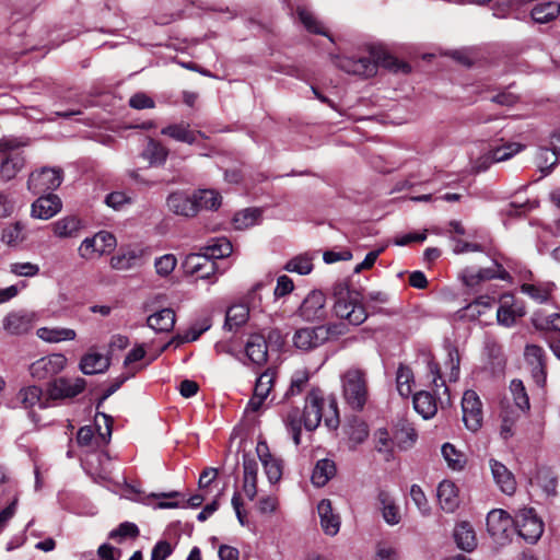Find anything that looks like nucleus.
Instances as JSON below:
<instances>
[{
    "label": "nucleus",
    "instance_id": "6",
    "mask_svg": "<svg viewBox=\"0 0 560 560\" xmlns=\"http://www.w3.org/2000/svg\"><path fill=\"white\" fill-rule=\"evenodd\" d=\"M116 244V237L110 232L100 231L81 242L78 254L85 260H92L112 252Z\"/></svg>",
    "mask_w": 560,
    "mask_h": 560
},
{
    "label": "nucleus",
    "instance_id": "48",
    "mask_svg": "<svg viewBox=\"0 0 560 560\" xmlns=\"http://www.w3.org/2000/svg\"><path fill=\"white\" fill-rule=\"evenodd\" d=\"M16 400L26 409L36 405L42 406V389L37 386L22 388L16 395Z\"/></svg>",
    "mask_w": 560,
    "mask_h": 560
},
{
    "label": "nucleus",
    "instance_id": "30",
    "mask_svg": "<svg viewBox=\"0 0 560 560\" xmlns=\"http://www.w3.org/2000/svg\"><path fill=\"white\" fill-rule=\"evenodd\" d=\"M438 500L442 510L452 513L458 506V493L454 482L443 480L438 487Z\"/></svg>",
    "mask_w": 560,
    "mask_h": 560
},
{
    "label": "nucleus",
    "instance_id": "55",
    "mask_svg": "<svg viewBox=\"0 0 560 560\" xmlns=\"http://www.w3.org/2000/svg\"><path fill=\"white\" fill-rule=\"evenodd\" d=\"M310 381V372L306 369L298 370L291 377L290 387L285 396H295L301 394Z\"/></svg>",
    "mask_w": 560,
    "mask_h": 560
},
{
    "label": "nucleus",
    "instance_id": "51",
    "mask_svg": "<svg viewBox=\"0 0 560 560\" xmlns=\"http://www.w3.org/2000/svg\"><path fill=\"white\" fill-rule=\"evenodd\" d=\"M284 269L289 272L308 275L313 270V256L308 254L299 255L289 260Z\"/></svg>",
    "mask_w": 560,
    "mask_h": 560
},
{
    "label": "nucleus",
    "instance_id": "41",
    "mask_svg": "<svg viewBox=\"0 0 560 560\" xmlns=\"http://www.w3.org/2000/svg\"><path fill=\"white\" fill-rule=\"evenodd\" d=\"M415 376L412 370L400 364L396 372V387L401 397H409L412 393Z\"/></svg>",
    "mask_w": 560,
    "mask_h": 560
},
{
    "label": "nucleus",
    "instance_id": "61",
    "mask_svg": "<svg viewBox=\"0 0 560 560\" xmlns=\"http://www.w3.org/2000/svg\"><path fill=\"white\" fill-rule=\"evenodd\" d=\"M285 425L291 434L294 444L298 446L301 443V419L299 417V411H291L285 419Z\"/></svg>",
    "mask_w": 560,
    "mask_h": 560
},
{
    "label": "nucleus",
    "instance_id": "3",
    "mask_svg": "<svg viewBox=\"0 0 560 560\" xmlns=\"http://www.w3.org/2000/svg\"><path fill=\"white\" fill-rule=\"evenodd\" d=\"M325 404L323 393L319 389H312L307 394L303 411V423L306 430H315L319 425L323 417H325V424L328 428L336 429L338 427L339 418L336 400L331 399L328 404L329 415L324 413Z\"/></svg>",
    "mask_w": 560,
    "mask_h": 560
},
{
    "label": "nucleus",
    "instance_id": "43",
    "mask_svg": "<svg viewBox=\"0 0 560 560\" xmlns=\"http://www.w3.org/2000/svg\"><path fill=\"white\" fill-rule=\"evenodd\" d=\"M495 303V300L490 296H479L474 302L463 308L462 317L469 319H477L487 311H489Z\"/></svg>",
    "mask_w": 560,
    "mask_h": 560
},
{
    "label": "nucleus",
    "instance_id": "2",
    "mask_svg": "<svg viewBox=\"0 0 560 560\" xmlns=\"http://www.w3.org/2000/svg\"><path fill=\"white\" fill-rule=\"evenodd\" d=\"M335 299L334 313L350 325H361L368 318L365 307L360 300V293L349 288L346 282H338L332 288Z\"/></svg>",
    "mask_w": 560,
    "mask_h": 560
},
{
    "label": "nucleus",
    "instance_id": "46",
    "mask_svg": "<svg viewBox=\"0 0 560 560\" xmlns=\"http://www.w3.org/2000/svg\"><path fill=\"white\" fill-rule=\"evenodd\" d=\"M249 315V307L246 304H235L229 307L226 312L225 326L230 329L238 327L246 323Z\"/></svg>",
    "mask_w": 560,
    "mask_h": 560
},
{
    "label": "nucleus",
    "instance_id": "25",
    "mask_svg": "<svg viewBox=\"0 0 560 560\" xmlns=\"http://www.w3.org/2000/svg\"><path fill=\"white\" fill-rule=\"evenodd\" d=\"M376 500L384 522L389 526L399 524L401 521L400 509L392 494L385 490H380Z\"/></svg>",
    "mask_w": 560,
    "mask_h": 560
},
{
    "label": "nucleus",
    "instance_id": "9",
    "mask_svg": "<svg viewBox=\"0 0 560 560\" xmlns=\"http://www.w3.org/2000/svg\"><path fill=\"white\" fill-rule=\"evenodd\" d=\"M463 421L465 427L471 431H478L482 425L483 412L482 402L472 389L464 393L462 398Z\"/></svg>",
    "mask_w": 560,
    "mask_h": 560
},
{
    "label": "nucleus",
    "instance_id": "13",
    "mask_svg": "<svg viewBox=\"0 0 560 560\" xmlns=\"http://www.w3.org/2000/svg\"><path fill=\"white\" fill-rule=\"evenodd\" d=\"M327 341V330L324 326L304 327L295 331L293 345L302 351H311Z\"/></svg>",
    "mask_w": 560,
    "mask_h": 560
},
{
    "label": "nucleus",
    "instance_id": "50",
    "mask_svg": "<svg viewBox=\"0 0 560 560\" xmlns=\"http://www.w3.org/2000/svg\"><path fill=\"white\" fill-rule=\"evenodd\" d=\"M296 13L300 22L308 32L319 35H327L325 32V27L322 25V23L317 21L314 14L311 11H308L305 7H299L296 9Z\"/></svg>",
    "mask_w": 560,
    "mask_h": 560
},
{
    "label": "nucleus",
    "instance_id": "42",
    "mask_svg": "<svg viewBox=\"0 0 560 560\" xmlns=\"http://www.w3.org/2000/svg\"><path fill=\"white\" fill-rule=\"evenodd\" d=\"M261 211L257 208L244 209L233 217L232 223L236 230H246L260 222Z\"/></svg>",
    "mask_w": 560,
    "mask_h": 560
},
{
    "label": "nucleus",
    "instance_id": "5",
    "mask_svg": "<svg viewBox=\"0 0 560 560\" xmlns=\"http://www.w3.org/2000/svg\"><path fill=\"white\" fill-rule=\"evenodd\" d=\"M514 528L526 542L535 544L544 533V523L534 509H521L514 516Z\"/></svg>",
    "mask_w": 560,
    "mask_h": 560
},
{
    "label": "nucleus",
    "instance_id": "15",
    "mask_svg": "<svg viewBox=\"0 0 560 560\" xmlns=\"http://www.w3.org/2000/svg\"><path fill=\"white\" fill-rule=\"evenodd\" d=\"M326 296L322 291H312L304 299L300 315L304 320L314 322L326 317Z\"/></svg>",
    "mask_w": 560,
    "mask_h": 560
},
{
    "label": "nucleus",
    "instance_id": "47",
    "mask_svg": "<svg viewBox=\"0 0 560 560\" xmlns=\"http://www.w3.org/2000/svg\"><path fill=\"white\" fill-rule=\"evenodd\" d=\"M1 241L8 246H18L25 241L24 225L15 222L5 226L1 234Z\"/></svg>",
    "mask_w": 560,
    "mask_h": 560
},
{
    "label": "nucleus",
    "instance_id": "28",
    "mask_svg": "<svg viewBox=\"0 0 560 560\" xmlns=\"http://www.w3.org/2000/svg\"><path fill=\"white\" fill-rule=\"evenodd\" d=\"M161 135L187 144H194L197 141L198 136L205 138V135L201 131L190 129L189 124L184 121L164 127L161 130Z\"/></svg>",
    "mask_w": 560,
    "mask_h": 560
},
{
    "label": "nucleus",
    "instance_id": "64",
    "mask_svg": "<svg viewBox=\"0 0 560 560\" xmlns=\"http://www.w3.org/2000/svg\"><path fill=\"white\" fill-rule=\"evenodd\" d=\"M417 439L416 431L410 427H402L400 431L395 434V442L401 448L410 447Z\"/></svg>",
    "mask_w": 560,
    "mask_h": 560
},
{
    "label": "nucleus",
    "instance_id": "58",
    "mask_svg": "<svg viewBox=\"0 0 560 560\" xmlns=\"http://www.w3.org/2000/svg\"><path fill=\"white\" fill-rule=\"evenodd\" d=\"M522 150L518 143H508L490 151V159L494 162L506 161Z\"/></svg>",
    "mask_w": 560,
    "mask_h": 560
},
{
    "label": "nucleus",
    "instance_id": "35",
    "mask_svg": "<svg viewBox=\"0 0 560 560\" xmlns=\"http://www.w3.org/2000/svg\"><path fill=\"white\" fill-rule=\"evenodd\" d=\"M168 154V149L154 139H149L141 153L142 158L148 161L151 166L163 165L166 162Z\"/></svg>",
    "mask_w": 560,
    "mask_h": 560
},
{
    "label": "nucleus",
    "instance_id": "56",
    "mask_svg": "<svg viewBox=\"0 0 560 560\" xmlns=\"http://www.w3.org/2000/svg\"><path fill=\"white\" fill-rule=\"evenodd\" d=\"M442 455L447 462V465L454 470H460L464 467L465 458L464 455L456 451V448L446 443L442 446Z\"/></svg>",
    "mask_w": 560,
    "mask_h": 560
},
{
    "label": "nucleus",
    "instance_id": "33",
    "mask_svg": "<svg viewBox=\"0 0 560 560\" xmlns=\"http://www.w3.org/2000/svg\"><path fill=\"white\" fill-rule=\"evenodd\" d=\"M428 369L432 375V384L441 406L444 407L445 405H451L450 392L445 385V381L442 377V372L439 364L433 360H430L428 362Z\"/></svg>",
    "mask_w": 560,
    "mask_h": 560
},
{
    "label": "nucleus",
    "instance_id": "60",
    "mask_svg": "<svg viewBox=\"0 0 560 560\" xmlns=\"http://www.w3.org/2000/svg\"><path fill=\"white\" fill-rule=\"evenodd\" d=\"M177 264L176 257L172 254H165L154 261L156 273L166 277L173 272Z\"/></svg>",
    "mask_w": 560,
    "mask_h": 560
},
{
    "label": "nucleus",
    "instance_id": "63",
    "mask_svg": "<svg viewBox=\"0 0 560 560\" xmlns=\"http://www.w3.org/2000/svg\"><path fill=\"white\" fill-rule=\"evenodd\" d=\"M10 271L19 277H35L39 272V267L33 262H14L10 265Z\"/></svg>",
    "mask_w": 560,
    "mask_h": 560
},
{
    "label": "nucleus",
    "instance_id": "16",
    "mask_svg": "<svg viewBox=\"0 0 560 560\" xmlns=\"http://www.w3.org/2000/svg\"><path fill=\"white\" fill-rule=\"evenodd\" d=\"M524 358L535 383L542 386L546 382V363L542 348L536 345H527L524 350Z\"/></svg>",
    "mask_w": 560,
    "mask_h": 560
},
{
    "label": "nucleus",
    "instance_id": "18",
    "mask_svg": "<svg viewBox=\"0 0 560 560\" xmlns=\"http://www.w3.org/2000/svg\"><path fill=\"white\" fill-rule=\"evenodd\" d=\"M82 229V220L73 214L62 217L49 224V230L58 240L77 238Z\"/></svg>",
    "mask_w": 560,
    "mask_h": 560
},
{
    "label": "nucleus",
    "instance_id": "32",
    "mask_svg": "<svg viewBox=\"0 0 560 560\" xmlns=\"http://www.w3.org/2000/svg\"><path fill=\"white\" fill-rule=\"evenodd\" d=\"M109 368V359L101 353L89 352L80 361V370L85 375L103 373Z\"/></svg>",
    "mask_w": 560,
    "mask_h": 560
},
{
    "label": "nucleus",
    "instance_id": "11",
    "mask_svg": "<svg viewBox=\"0 0 560 560\" xmlns=\"http://www.w3.org/2000/svg\"><path fill=\"white\" fill-rule=\"evenodd\" d=\"M67 363V358L61 353L43 357L30 366V372L37 380H46L61 372Z\"/></svg>",
    "mask_w": 560,
    "mask_h": 560
},
{
    "label": "nucleus",
    "instance_id": "22",
    "mask_svg": "<svg viewBox=\"0 0 560 560\" xmlns=\"http://www.w3.org/2000/svg\"><path fill=\"white\" fill-rule=\"evenodd\" d=\"M61 199L54 194L37 198L32 203V217L40 220H48L61 211Z\"/></svg>",
    "mask_w": 560,
    "mask_h": 560
},
{
    "label": "nucleus",
    "instance_id": "36",
    "mask_svg": "<svg viewBox=\"0 0 560 560\" xmlns=\"http://www.w3.org/2000/svg\"><path fill=\"white\" fill-rule=\"evenodd\" d=\"M147 323L156 332H168L175 325V313L171 308H163L150 315Z\"/></svg>",
    "mask_w": 560,
    "mask_h": 560
},
{
    "label": "nucleus",
    "instance_id": "44",
    "mask_svg": "<svg viewBox=\"0 0 560 560\" xmlns=\"http://www.w3.org/2000/svg\"><path fill=\"white\" fill-rule=\"evenodd\" d=\"M232 250V244L225 237L212 240L211 243L203 248V253L212 261L230 256Z\"/></svg>",
    "mask_w": 560,
    "mask_h": 560
},
{
    "label": "nucleus",
    "instance_id": "31",
    "mask_svg": "<svg viewBox=\"0 0 560 560\" xmlns=\"http://www.w3.org/2000/svg\"><path fill=\"white\" fill-rule=\"evenodd\" d=\"M196 214L200 210L215 211L222 203L221 195L213 189H198L192 194Z\"/></svg>",
    "mask_w": 560,
    "mask_h": 560
},
{
    "label": "nucleus",
    "instance_id": "54",
    "mask_svg": "<svg viewBox=\"0 0 560 560\" xmlns=\"http://www.w3.org/2000/svg\"><path fill=\"white\" fill-rule=\"evenodd\" d=\"M276 378V371L273 369H267L259 375L256 381L254 393L258 394L259 397L267 398Z\"/></svg>",
    "mask_w": 560,
    "mask_h": 560
},
{
    "label": "nucleus",
    "instance_id": "62",
    "mask_svg": "<svg viewBox=\"0 0 560 560\" xmlns=\"http://www.w3.org/2000/svg\"><path fill=\"white\" fill-rule=\"evenodd\" d=\"M410 498L422 515L430 514L431 509H430L429 502H428L427 497L420 486H418V485L411 486Z\"/></svg>",
    "mask_w": 560,
    "mask_h": 560
},
{
    "label": "nucleus",
    "instance_id": "40",
    "mask_svg": "<svg viewBox=\"0 0 560 560\" xmlns=\"http://www.w3.org/2000/svg\"><path fill=\"white\" fill-rule=\"evenodd\" d=\"M560 14V4L553 1H542L534 5L530 15L537 23H547Z\"/></svg>",
    "mask_w": 560,
    "mask_h": 560
},
{
    "label": "nucleus",
    "instance_id": "45",
    "mask_svg": "<svg viewBox=\"0 0 560 560\" xmlns=\"http://www.w3.org/2000/svg\"><path fill=\"white\" fill-rule=\"evenodd\" d=\"M510 392L517 412H525L529 409V398L522 381L513 380L510 384Z\"/></svg>",
    "mask_w": 560,
    "mask_h": 560
},
{
    "label": "nucleus",
    "instance_id": "39",
    "mask_svg": "<svg viewBox=\"0 0 560 560\" xmlns=\"http://www.w3.org/2000/svg\"><path fill=\"white\" fill-rule=\"evenodd\" d=\"M36 335L46 342L74 340L77 337L75 330L65 327H42L37 329Z\"/></svg>",
    "mask_w": 560,
    "mask_h": 560
},
{
    "label": "nucleus",
    "instance_id": "57",
    "mask_svg": "<svg viewBox=\"0 0 560 560\" xmlns=\"http://www.w3.org/2000/svg\"><path fill=\"white\" fill-rule=\"evenodd\" d=\"M521 291L527 294L535 301L542 303L546 302L551 293V285H536L530 283H524L521 287Z\"/></svg>",
    "mask_w": 560,
    "mask_h": 560
},
{
    "label": "nucleus",
    "instance_id": "17",
    "mask_svg": "<svg viewBox=\"0 0 560 560\" xmlns=\"http://www.w3.org/2000/svg\"><path fill=\"white\" fill-rule=\"evenodd\" d=\"M257 456L264 467L265 474L270 483L278 482L282 477V463L276 458L269 451L265 441H259L256 445Z\"/></svg>",
    "mask_w": 560,
    "mask_h": 560
},
{
    "label": "nucleus",
    "instance_id": "7",
    "mask_svg": "<svg viewBox=\"0 0 560 560\" xmlns=\"http://www.w3.org/2000/svg\"><path fill=\"white\" fill-rule=\"evenodd\" d=\"M22 145L14 139H0V152L8 155L0 166V175L4 180H10L23 168L25 160L23 155L16 151Z\"/></svg>",
    "mask_w": 560,
    "mask_h": 560
},
{
    "label": "nucleus",
    "instance_id": "49",
    "mask_svg": "<svg viewBox=\"0 0 560 560\" xmlns=\"http://www.w3.org/2000/svg\"><path fill=\"white\" fill-rule=\"evenodd\" d=\"M347 434L355 445L361 444L369 436L368 424L358 418H353L347 424Z\"/></svg>",
    "mask_w": 560,
    "mask_h": 560
},
{
    "label": "nucleus",
    "instance_id": "38",
    "mask_svg": "<svg viewBox=\"0 0 560 560\" xmlns=\"http://www.w3.org/2000/svg\"><path fill=\"white\" fill-rule=\"evenodd\" d=\"M336 474V465L329 458L319 459L312 472V482L316 487H324Z\"/></svg>",
    "mask_w": 560,
    "mask_h": 560
},
{
    "label": "nucleus",
    "instance_id": "27",
    "mask_svg": "<svg viewBox=\"0 0 560 560\" xmlns=\"http://www.w3.org/2000/svg\"><path fill=\"white\" fill-rule=\"evenodd\" d=\"M245 353L252 363L256 365L265 364L268 358V346L265 337L259 334L250 335L245 345Z\"/></svg>",
    "mask_w": 560,
    "mask_h": 560
},
{
    "label": "nucleus",
    "instance_id": "29",
    "mask_svg": "<svg viewBox=\"0 0 560 560\" xmlns=\"http://www.w3.org/2000/svg\"><path fill=\"white\" fill-rule=\"evenodd\" d=\"M525 315V310L522 305L513 302L511 296L503 299L501 306L497 312V319L500 325L511 327L514 325L516 318Z\"/></svg>",
    "mask_w": 560,
    "mask_h": 560
},
{
    "label": "nucleus",
    "instance_id": "10",
    "mask_svg": "<svg viewBox=\"0 0 560 560\" xmlns=\"http://www.w3.org/2000/svg\"><path fill=\"white\" fill-rule=\"evenodd\" d=\"M514 528V517L502 509H494L488 513L487 529L491 537L499 542L509 540Z\"/></svg>",
    "mask_w": 560,
    "mask_h": 560
},
{
    "label": "nucleus",
    "instance_id": "20",
    "mask_svg": "<svg viewBox=\"0 0 560 560\" xmlns=\"http://www.w3.org/2000/svg\"><path fill=\"white\" fill-rule=\"evenodd\" d=\"M166 206L176 215L185 218L196 217L194 197L183 190L171 192L166 198Z\"/></svg>",
    "mask_w": 560,
    "mask_h": 560
},
{
    "label": "nucleus",
    "instance_id": "4",
    "mask_svg": "<svg viewBox=\"0 0 560 560\" xmlns=\"http://www.w3.org/2000/svg\"><path fill=\"white\" fill-rule=\"evenodd\" d=\"M342 395L354 410H362L369 397L366 371L351 366L341 375Z\"/></svg>",
    "mask_w": 560,
    "mask_h": 560
},
{
    "label": "nucleus",
    "instance_id": "24",
    "mask_svg": "<svg viewBox=\"0 0 560 560\" xmlns=\"http://www.w3.org/2000/svg\"><path fill=\"white\" fill-rule=\"evenodd\" d=\"M183 267L187 273L198 275L201 279L209 278L215 271V262L210 260L205 253L187 255Z\"/></svg>",
    "mask_w": 560,
    "mask_h": 560
},
{
    "label": "nucleus",
    "instance_id": "23",
    "mask_svg": "<svg viewBox=\"0 0 560 560\" xmlns=\"http://www.w3.org/2000/svg\"><path fill=\"white\" fill-rule=\"evenodd\" d=\"M317 513L324 533L329 536L337 535L341 521L339 514L334 511L329 499H323L318 502Z\"/></svg>",
    "mask_w": 560,
    "mask_h": 560
},
{
    "label": "nucleus",
    "instance_id": "19",
    "mask_svg": "<svg viewBox=\"0 0 560 560\" xmlns=\"http://www.w3.org/2000/svg\"><path fill=\"white\" fill-rule=\"evenodd\" d=\"M35 314L26 311L9 313L3 318V328L11 335H23L33 328Z\"/></svg>",
    "mask_w": 560,
    "mask_h": 560
},
{
    "label": "nucleus",
    "instance_id": "37",
    "mask_svg": "<svg viewBox=\"0 0 560 560\" xmlns=\"http://www.w3.org/2000/svg\"><path fill=\"white\" fill-rule=\"evenodd\" d=\"M454 539L458 548L465 551H472L477 546L475 532L468 522H462L456 525Z\"/></svg>",
    "mask_w": 560,
    "mask_h": 560
},
{
    "label": "nucleus",
    "instance_id": "53",
    "mask_svg": "<svg viewBox=\"0 0 560 560\" xmlns=\"http://www.w3.org/2000/svg\"><path fill=\"white\" fill-rule=\"evenodd\" d=\"M210 323L206 319L202 324H196L191 326L185 334L177 335L174 337L170 343H175L179 346L185 342H190L197 340L205 331L210 328Z\"/></svg>",
    "mask_w": 560,
    "mask_h": 560
},
{
    "label": "nucleus",
    "instance_id": "21",
    "mask_svg": "<svg viewBox=\"0 0 560 560\" xmlns=\"http://www.w3.org/2000/svg\"><path fill=\"white\" fill-rule=\"evenodd\" d=\"M509 273L498 262H493L492 267L481 268L479 270H475L474 268L465 269L463 273V281L468 287H474L478 284L480 281L490 280V279H506Z\"/></svg>",
    "mask_w": 560,
    "mask_h": 560
},
{
    "label": "nucleus",
    "instance_id": "1",
    "mask_svg": "<svg viewBox=\"0 0 560 560\" xmlns=\"http://www.w3.org/2000/svg\"><path fill=\"white\" fill-rule=\"evenodd\" d=\"M336 66L347 73L365 78L375 75L378 66L394 72L399 70L407 72L409 70L407 65L400 63L385 49L375 47L371 48L369 57H338Z\"/></svg>",
    "mask_w": 560,
    "mask_h": 560
},
{
    "label": "nucleus",
    "instance_id": "34",
    "mask_svg": "<svg viewBox=\"0 0 560 560\" xmlns=\"http://www.w3.org/2000/svg\"><path fill=\"white\" fill-rule=\"evenodd\" d=\"M413 408L423 419H430L438 411V402L431 393L420 390L413 395Z\"/></svg>",
    "mask_w": 560,
    "mask_h": 560
},
{
    "label": "nucleus",
    "instance_id": "26",
    "mask_svg": "<svg viewBox=\"0 0 560 560\" xmlns=\"http://www.w3.org/2000/svg\"><path fill=\"white\" fill-rule=\"evenodd\" d=\"M490 468L493 480L500 490L508 495H512L516 490V480L514 475L506 468L505 465L495 459L490 460Z\"/></svg>",
    "mask_w": 560,
    "mask_h": 560
},
{
    "label": "nucleus",
    "instance_id": "12",
    "mask_svg": "<svg viewBox=\"0 0 560 560\" xmlns=\"http://www.w3.org/2000/svg\"><path fill=\"white\" fill-rule=\"evenodd\" d=\"M144 254V249L138 246L120 248L118 253L110 258L109 265L117 271L132 270L142 266Z\"/></svg>",
    "mask_w": 560,
    "mask_h": 560
},
{
    "label": "nucleus",
    "instance_id": "14",
    "mask_svg": "<svg viewBox=\"0 0 560 560\" xmlns=\"http://www.w3.org/2000/svg\"><path fill=\"white\" fill-rule=\"evenodd\" d=\"M85 386L82 377H59L49 385L48 394L52 399L72 398L81 394Z\"/></svg>",
    "mask_w": 560,
    "mask_h": 560
},
{
    "label": "nucleus",
    "instance_id": "52",
    "mask_svg": "<svg viewBox=\"0 0 560 560\" xmlns=\"http://www.w3.org/2000/svg\"><path fill=\"white\" fill-rule=\"evenodd\" d=\"M558 154L555 149L540 148L536 154V165L542 173H549L558 162Z\"/></svg>",
    "mask_w": 560,
    "mask_h": 560
},
{
    "label": "nucleus",
    "instance_id": "8",
    "mask_svg": "<svg viewBox=\"0 0 560 560\" xmlns=\"http://www.w3.org/2000/svg\"><path fill=\"white\" fill-rule=\"evenodd\" d=\"M63 179L62 170L58 167H43L33 172L27 180V188L33 194H40L58 188Z\"/></svg>",
    "mask_w": 560,
    "mask_h": 560
},
{
    "label": "nucleus",
    "instance_id": "59",
    "mask_svg": "<svg viewBox=\"0 0 560 560\" xmlns=\"http://www.w3.org/2000/svg\"><path fill=\"white\" fill-rule=\"evenodd\" d=\"M459 354L456 349H450L447 352V360L444 363L445 369L448 371L447 378L450 382H456L459 377Z\"/></svg>",
    "mask_w": 560,
    "mask_h": 560
}]
</instances>
